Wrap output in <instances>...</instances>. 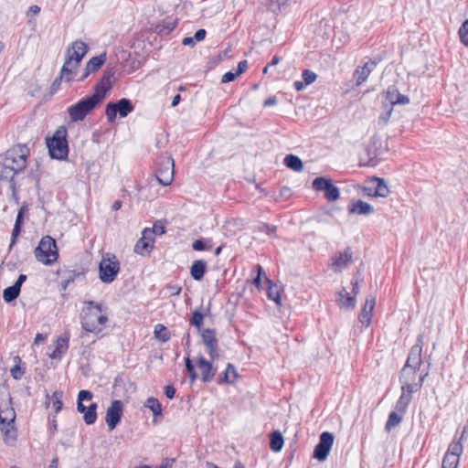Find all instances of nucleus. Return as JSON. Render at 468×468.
Here are the masks:
<instances>
[{"label":"nucleus","instance_id":"f257e3e1","mask_svg":"<svg viewBox=\"0 0 468 468\" xmlns=\"http://www.w3.org/2000/svg\"><path fill=\"white\" fill-rule=\"evenodd\" d=\"M109 321L107 309L101 303L84 301L80 314L81 328L88 333L100 335Z\"/></svg>","mask_w":468,"mask_h":468},{"label":"nucleus","instance_id":"f03ea898","mask_svg":"<svg viewBox=\"0 0 468 468\" xmlns=\"http://www.w3.org/2000/svg\"><path fill=\"white\" fill-rule=\"evenodd\" d=\"M419 368L411 367V370L408 372V374H404V367L401 369L399 380L402 384L401 386V395L399 400L396 403V410L398 411H405L407 407L411 401V394L417 392L420 389L422 383L425 378L428 376V370H421L419 375L418 382H415L417 378V372L420 371Z\"/></svg>","mask_w":468,"mask_h":468},{"label":"nucleus","instance_id":"7ed1b4c3","mask_svg":"<svg viewBox=\"0 0 468 468\" xmlns=\"http://www.w3.org/2000/svg\"><path fill=\"white\" fill-rule=\"evenodd\" d=\"M37 261L44 265H52L58 258L56 240L50 236H44L34 250Z\"/></svg>","mask_w":468,"mask_h":468},{"label":"nucleus","instance_id":"20e7f679","mask_svg":"<svg viewBox=\"0 0 468 468\" xmlns=\"http://www.w3.org/2000/svg\"><path fill=\"white\" fill-rule=\"evenodd\" d=\"M28 154L29 149L27 145L17 144L0 155L1 160H5L7 165L13 167L15 172L18 174L26 169Z\"/></svg>","mask_w":468,"mask_h":468},{"label":"nucleus","instance_id":"39448f33","mask_svg":"<svg viewBox=\"0 0 468 468\" xmlns=\"http://www.w3.org/2000/svg\"><path fill=\"white\" fill-rule=\"evenodd\" d=\"M101 101L93 94L81 99L77 103L68 108L71 122H80L90 113Z\"/></svg>","mask_w":468,"mask_h":468},{"label":"nucleus","instance_id":"423d86ee","mask_svg":"<svg viewBox=\"0 0 468 468\" xmlns=\"http://www.w3.org/2000/svg\"><path fill=\"white\" fill-rule=\"evenodd\" d=\"M67 131L60 128L56 131L52 138L48 139L47 145L51 158L64 160L69 154V146L66 139Z\"/></svg>","mask_w":468,"mask_h":468},{"label":"nucleus","instance_id":"0eeeda50","mask_svg":"<svg viewBox=\"0 0 468 468\" xmlns=\"http://www.w3.org/2000/svg\"><path fill=\"white\" fill-rule=\"evenodd\" d=\"M120 271V262L114 254L106 253L99 263V278L104 283L112 282Z\"/></svg>","mask_w":468,"mask_h":468},{"label":"nucleus","instance_id":"6e6552de","mask_svg":"<svg viewBox=\"0 0 468 468\" xmlns=\"http://www.w3.org/2000/svg\"><path fill=\"white\" fill-rule=\"evenodd\" d=\"M134 110V106L129 99L122 98L116 102H109L106 105L105 114L110 123L114 122L117 115L125 118Z\"/></svg>","mask_w":468,"mask_h":468},{"label":"nucleus","instance_id":"1a4fd4ad","mask_svg":"<svg viewBox=\"0 0 468 468\" xmlns=\"http://www.w3.org/2000/svg\"><path fill=\"white\" fill-rule=\"evenodd\" d=\"M93 395L89 390H80L78 395L77 410L83 413V420L87 425L95 423L97 420V404L91 403L89 407L84 406L83 401L91 400Z\"/></svg>","mask_w":468,"mask_h":468},{"label":"nucleus","instance_id":"9d476101","mask_svg":"<svg viewBox=\"0 0 468 468\" xmlns=\"http://www.w3.org/2000/svg\"><path fill=\"white\" fill-rule=\"evenodd\" d=\"M312 186L317 192H324V198L329 202L335 201L340 197L339 188L333 184L330 178L316 177L314 179Z\"/></svg>","mask_w":468,"mask_h":468},{"label":"nucleus","instance_id":"9b49d317","mask_svg":"<svg viewBox=\"0 0 468 468\" xmlns=\"http://www.w3.org/2000/svg\"><path fill=\"white\" fill-rule=\"evenodd\" d=\"M174 160L171 156H165L158 163L155 177L160 185L166 186L172 183L174 178Z\"/></svg>","mask_w":468,"mask_h":468},{"label":"nucleus","instance_id":"f8f14e48","mask_svg":"<svg viewBox=\"0 0 468 468\" xmlns=\"http://www.w3.org/2000/svg\"><path fill=\"white\" fill-rule=\"evenodd\" d=\"M115 71L113 69H107L104 70L100 81L94 87L93 95L103 101L108 90H110L115 81Z\"/></svg>","mask_w":468,"mask_h":468},{"label":"nucleus","instance_id":"ddd939ff","mask_svg":"<svg viewBox=\"0 0 468 468\" xmlns=\"http://www.w3.org/2000/svg\"><path fill=\"white\" fill-rule=\"evenodd\" d=\"M334 435L331 432L324 431L319 438V442L314 450L313 457L318 461H324L332 448Z\"/></svg>","mask_w":468,"mask_h":468},{"label":"nucleus","instance_id":"4468645a","mask_svg":"<svg viewBox=\"0 0 468 468\" xmlns=\"http://www.w3.org/2000/svg\"><path fill=\"white\" fill-rule=\"evenodd\" d=\"M198 333L200 334L202 342L209 354L210 359L212 361L217 360L219 357V354L218 352V339L216 331L214 329L206 328L202 329Z\"/></svg>","mask_w":468,"mask_h":468},{"label":"nucleus","instance_id":"2eb2a0df","mask_svg":"<svg viewBox=\"0 0 468 468\" xmlns=\"http://www.w3.org/2000/svg\"><path fill=\"white\" fill-rule=\"evenodd\" d=\"M88 49V45L82 40L74 41L66 50L67 64L71 63V60L80 64Z\"/></svg>","mask_w":468,"mask_h":468},{"label":"nucleus","instance_id":"dca6fc26","mask_svg":"<svg viewBox=\"0 0 468 468\" xmlns=\"http://www.w3.org/2000/svg\"><path fill=\"white\" fill-rule=\"evenodd\" d=\"M122 415V403L121 400H113L107 409L105 420L110 431L116 428Z\"/></svg>","mask_w":468,"mask_h":468},{"label":"nucleus","instance_id":"f3484780","mask_svg":"<svg viewBox=\"0 0 468 468\" xmlns=\"http://www.w3.org/2000/svg\"><path fill=\"white\" fill-rule=\"evenodd\" d=\"M421 351H422L421 338L419 337L418 343L416 345H414L410 349L408 359L404 366V374H408V372L410 370H411V367L420 369V367L422 366Z\"/></svg>","mask_w":468,"mask_h":468},{"label":"nucleus","instance_id":"a211bd4d","mask_svg":"<svg viewBox=\"0 0 468 468\" xmlns=\"http://www.w3.org/2000/svg\"><path fill=\"white\" fill-rule=\"evenodd\" d=\"M154 241L153 231H150V229H144L141 239L134 246V252L143 256L148 254L154 248Z\"/></svg>","mask_w":468,"mask_h":468},{"label":"nucleus","instance_id":"6ab92c4d","mask_svg":"<svg viewBox=\"0 0 468 468\" xmlns=\"http://www.w3.org/2000/svg\"><path fill=\"white\" fill-rule=\"evenodd\" d=\"M106 60V54L102 53L99 56L92 57L86 64L81 76L78 79L79 81H83L91 73L96 72Z\"/></svg>","mask_w":468,"mask_h":468},{"label":"nucleus","instance_id":"aec40b11","mask_svg":"<svg viewBox=\"0 0 468 468\" xmlns=\"http://www.w3.org/2000/svg\"><path fill=\"white\" fill-rule=\"evenodd\" d=\"M385 97L388 106L393 107L397 104L405 105L410 102V99L408 96L399 93L398 89L395 86H390L385 92Z\"/></svg>","mask_w":468,"mask_h":468},{"label":"nucleus","instance_id":"412c9836","mask_svg":"<svg viewBox=\"0 0 468 468\" xmlns=\"http://www.w3.org/2000/svg\"><path fill=\"white\" fill-rule=\"evenodd\" d=\"M211 362L207 361L204 356H199L197 362V367L201 372V378L205 383L210 382L213 380L216 375V368L212 366Z\"/></svg>","mask_w":468,"mask_h":468},{"label":"nucleus","instance_id":"4be33fe9","mask_svg":"<svg viewBox=\"0 0 468 468\" xmlns=\"http://www.w3.org/2000/svg\"><path fill=\"white\" fill-rule=\"evenodd\" d=\"M376 304V298L369 295L366 299V303L362 308L361 314H359V321L366 326L368 327L371 324L372 312Z\"/></svg>","mask_w":468,"mask_h":468},{"label":"nucleus","instance_id":"5701e85b","mask_svg":"<svg viewBox=\"0 0 468 468\" xmlns=\"http://www.w3.org/2000/svg\"><path fill=\"white\" fill-rule=\"evenodd\" d=\"M375 67V61H368L365 63L362 67H358L354 72L356 85L360 86L362 83H364Z\"/></svg>","mask_w":468,"mask_h":468},{"label":"nucleus","instance_id":"b1692460","mask_svg":"<svg viewBox=\"0 0 468 468\" xmlns=\"http://www.w3.org/2000/svg\"><path fill=\"white\" fill-rule=\"evenodd\" d=\"M348 212L367 216L373 213L374 208L370 204L359 199L348 205Z\"/></svg>","mask_w":468,"mask_h":468},{"label":"nucleus","instance_id":"393cba45","mask_svg":"<svg viewBox=\"0 0 468 468\" xmlns=\"http://www.w3.org/2000/svg\"><path fill=\"white\" fill-rule=\"evenodd\" d=\"M69 333L66 332L61 337L57 340L56 348L50 355L53 359H60L61 356L67 352L69 348Z\"/></svg>","mask_w":468,"mask_h":468},{"label":"nucleus","instance_id":"a878e982","mask_svg":"<svg viewBox=\"0 0 468 468\" xmlns=\"http://www.w3.org/2000/svg\"><path fill=\"white\" fill-rule=\"evenodd\" d=\"M352 250L350 248H346L344 251L339 252L334 260V267L336 271H342L352 260Z\"/></svg>","mask_w":468,"mask_h":468},{"label":"nucleus","instance_id":"bb28decb","mask_svg":"<svg viewBox=\"0 0 468 468\" xmlns=\"http://www.w3.org/2000/svg\"><path fill=\"white\" fill-rule=\"evenodd\" d=\"M207 271V262L203 260L195 261L190 268L191 277L196 281L203 279Z\"/></svg>","mask_w":468,"mask_h":468},{"label":"nucleus","instance_id":"cd10ccee","mask_svg":"<svg viewBox=\"0 0 468 468\" xmlns=\"http://www.w3.org/2000/svg\"><path fill=\"white\" fill-rule=\"evenodd\" d=\"M79 66L80 64L73 60H71V63L69 62L67 64V58H65L64 64L60 70L61 78H64L66 81H70L73 80V78L76 76V70Z\"/></svg>","mask_w":468,"mask_h":468},{"label":"nucleus","instance_id":"c85d7f7f","mask_svg":"<svg viewBox=\"0 0 468 468\" xmlns=\"http://www.w3.org/2000/svg\"><path fill=\"white\" fill-rule=\"evenodd\" d=\"M283 437L279 431L271 433L270 436V448L274 452H279L283 447Z\"/></svg>","mask_w":468,"mask_h":468},{"label":"nucleus","instance_id":"c756f323","mask_svg":"<svg viewBox=\"0 0 468 468\" xmlns=\"http://www.w3.org/2000/svg\"><path fill=\"white\" fill-rule=\"evenodd\" d=\"M283 163L288 168H290L295 172H300L303 168L302 160L297 155H294L292 154H287L284 157Z\"/></svg>","mask_w":468,"mask_h":468},{"label":"nucleus","instance_id":"7c9ffc66","mask_svg":"<svg viewBox=\"0 0 468 468\" xmlns=\"http://www.w3.org/2000/svg\"><path fill=\"white\" fill-rule=\"evenodd\" d=\"M374 181L377 182V186L375 187L374 193L373 194L368 193V195L374 196V197H388L389 190H388L387 185L385 184V181L383 179L378 178V177L374 178Z\"/></svg>","mask_w":468,"mask_h":468},{"label":"nucleus","instance_id":"2f4dec72","mask_svg":"<svg viewBox=\"0 0 468 468\" xmlns=\"http://www.w3.org/2000/svg\"><path fill=\"white\" fill-rule=\"evenodd\" d=\"M20 291V288L13 284L4 290L3 298L6 303H11L19 296Z\"/></svg>","mask_w":468,"mask_h":468},{"label":"nucleus","instance_id":"473e14b6","mask_svg":"<svg viewBox=\"0 0 468 468\" xmlns=\"http://www.w3.org/2000/svg\"><path fill=\"white\" fill-rule=\"evenodd\" d=\"M237 378V370L234 366L231 364H228L224 373L223 377L221 378L219 383L225 382V383H233L235 379Z\"/></svg>","mask_w":468,"mask_h":468},{"label":"nucleus","instance_id":"72a5a7b5","mask_svg":"<svg viewBox=\"0 0 468 468\" xmlns=\"http://www.w3.org/2000/svg\"><path fill=\"white\" fill-rule=\"evenodd\" d=\"M0 417H3L9 421L10 420L16 421V414L14 408L12 407V399L11 398H9L8 403L5 404V406H3L1 412H0Z\"/></svg>","mask_w":468,"mask_h":468},{"label":"nucleus","instance_id":"f704fd0d","mask_svg":"<svg viewBox=\"0 0 468 468\" xmlns=\"http://www.w3.org/2000/svg\"><path fill=\"white\" fill-rule=\"evenodd\" d=\"M339 304L345 307H354L356 305V298L351 296L345 289L339 292Z\"/></svg>","mask_w":468,"mask_h":468},{"label":"nucleus","instance_id":"c9c22d12","mask_svg":"<svg viewBox=\"0 0 468 468\" xmlns=\"http://www.w3.org/2000/svg\"><path fill=\"white\" fill-rule=\"evenodd\" d=\"M144 406L153 412L154 417L162 414V406L159 400L154 397L148 398Z\"/></svg>","mask_w":468,"mask_h":468},{"label":"nucleus","instance_id":"e433bc0d","mask_svg":"<svg viewBox=\"0 0 468 468\" xmlns=\"http://www.w3.org/2000/svg\"><path fill=\"white\" fill-rule=\"evenodd\" d=\"M3 435L4 442L7 446H15L17 441V429L16 430H7L1 431Z\"/></svg>","mask_w":468,"mask_h":468},{"label":"nucleus","instance_id":"4c0bfd02","mask_svg":"<svg viewBox=\"0 0 468 468\" xmlns=\"http://www.w3.org/2000/svg\"><path fill=\"white\" fill-rule=\"evenodd\" d=\"M154 335L159 341L163 343H165L170 339V334L167 328L161 324L155 325Z\"/></svg>","mask_w":468,"mask_h":468},{"label":"nucleus","instance_id":"58836bf2","mask_svg":"<svg viewBox=\"0 0 468 468\" xmlns=\"http://www.w3.org/2000/svg\"><path fill=\"white\" fill-rule=\"evenodd\" d=\"M255 231L265 232L269 237H275L277 227L275 225L261 222L255 227Z\"/></svg>","mask_w":468,"mask_h":468},{"label":"nucleus","instance_id":"ea45409f","mask_svg":"<svg viewBox=\"0 0 468 468\" xmlns=\"http://www.w3.org/2000/svg\"><path fill=\"white\" fill-rule=\"evenodd\" d=\"M203 321H204V314L200 311L195 310L192 313V316L189 320V323L191 325H193L197 328V332H200L202 330L201 326L203 324Z\"/></svg>","mask_w":468,"mask_h":468},{"label":"nucleus","instance_id":"a19ab883","mask_svg":"<svg viewBox=\"0 0 468 468\" xmlns=\"http://www.w3.org/2000/svg\"><path fill=\"white\" fill-rule=\"evenodd\" d=\"M402 420V417L399 416L397 412L392 411L388 415V419L386 422L385 429L389 431L392 428L398 426Z\"/></svg>","mask_w":468,"mask_h":468},{"label":"nucleus","instance_id":"79ce46f5","mask_svg":"<svg viewBox=\"0 0 468 468\" xmlns=\"http://www.w3.org/2000/svg\"><path fill=\"white\" fill-rule=\"evenodd\" d=\"M462 452L463 445L461 444V442L453 441L450 443L445 455H451L460 459V454L462 453Z\"/></svg>","mask_w":468,"mask_h":468},{"label":"nucleus","instance_id":"37998d69","mask_svg":"<svg viewBox=\"0 0 468 468\" xmlns=\"http://www.w3.org/2000/svg\"><path fill=\"white\" fill-rule=\"evenodd\" d=\"M62 398H63V392L58 391V390H56L55 392H53V394L51 396L52 406L55 409L56 413H58L63 407Z\"/></svg>","mask_w":468,"mask_h":468},{"label":"nucleus","instance_id":"c03bdc74","mask_svg":"<svg viewBox=\"0 0 468 468\" xmlns=\"http://www.w3.org/2000/svg\"><path fill=\"white\" fill-rule=\"evenodd\" d=\"M383 108L385 112L381 113L380 116L378 117V125L385 126L390 119V116L393 112V107L388 106V104L383 103Z\"/></svg>","mask_w":468,"mask_h":468},{"label":"nucleus","instance_id":"a18cd8bd","mask_svg":"<svg viewBox=\"0 0 468 468\" xmlns=\"http://www.w3.org/2000/svg\"><path fill=\"white\" fill-rule=\"evenodd\" d=\"M267 293L271 300L274 301L278 305L282 304L280 290L277 285H270Z\"/></svg>","mask_w":468,"mask_h":468},{"label":"nucleus","instance_id":"49530a36","mask_svg":"<svg viewBox=\"0 0 468 468\" xmlns=\"http://www.w3.org/2000/svg\"><path fill=\"white\" fill-rule=\"evenodd\" d=\"M185 366H186V371L188 373V376L190 378V382H191V384H193L197 378V374L195 370V367L192 363V360L188 356L186 357V359H185Z\"/></svg>","mask_w":468,"mask_h":468},{"label":"nucleus","instance_id":"de8ad7c7","mask_svg":"<svg viewBox=\"0 0 468 468\" xmlns=\"http://www.w3.org/2000/svg\"><path fill=\"white\" fill-rule=\"evenodd\" d=\"M459 458L451 455H444L441 463V468H457Z\"/></svg>","mask_w":468,"mask_h":468},{"label":"nucleus","instance_id":"09e8293b","mask_svg":"<svg viewBox=\"0 0 468 468\" xmlns=\"http://www.w3.org/2000/svg\"><path fill=\"white\" fill-rule=\"evenodd\" d=\"M458 33L462 43L468 47V19L463 22Z\"/></svg>","mask_w":468,"mask_h":468},{"label":"nucleus","instance_id":"8fccbe9b","mask_svg":"<svg viewBox=\"0 0 468 468\" xmlns=\"http://www.w3.org/2000/svg\"><path fill=\"white\" fill-rule=\"evenodd\" d=\"M208 243H211L210 239H196L192 243V248L194 250L201 251L205 250H209L211 248V245H208Z\"/></svg>","mask_w":468,"mask_h":468},{"label":"nucleus","instance_id":"3c124183","mask_svg":"<svg viewBox=\"0 0 468 468\" xmlns=\"http://www.w3.org/2000/svg\"><path fill=\"white\" fill-rule=\"evenodd\" d=\"M302 77L306 86L312 84L317 79V75L309 69H304L302 73Z\"/></svg>","mask_w":468,"mask_h":468},{"label":"nucleus","instance_id":"603ef678","mask_svg":"<svg viewBox=\"0 0 468 468\" xmlns=\"http://www.w3.org/2000/svg\"><path fill=\"white\" fill-rule=\"evenodd\" d=\"M10 373L15 379L19 380L22 378L25 371L19 365H16L11 368Z\"/></svg>","mask_w":468,"mask_h":468},{"label":"nucleus","instance_id":"864d4df0","mask_svg":"<svg viewBox=\"0 0 468 468\" xmlns=\"http://www.w3.org/2000/svg\"><path fill=\"white\" fill-rule=\"evenodd\" d=\"M165 289L171 296H178L182 291V287L177 284H168Z\"/></svg>","mask_w":468,"mask_h":468},{"label":"nucleus","instance_id":"5fc2aeb1","mask_svg":"<svg viewBox=\"0 0 468 468\" xmlns=\"http://www.w3.org/2000/svg\"><path fill=\"white\" fill-rule=\"evenodd\" d=\"M20 231H21V227L18 225H15L13 231H12V235H11V240H10V246H9L10 249L16 244V239H17L18 235L20 234Z\"/></svg>","mask_w":468,"mask_h":468},{"label":"nucleus","instance_id":"6e6d98bb","mask_svg":"<svg viewBox=\"0 0 468 468\" xmlns=\"http://www.w3.org/2000/svg\"><path fill=\"white\" fill-rule=\"evenodd\" d=\"M239 77V75L237 74V72H233V71H229L227 73H225L222 78H221V82L222 83H228V82H230V81H233L236 80V78Z\"/></svg>","mask_w":468,"mask_h":468},{"label":"nucleus","instance_id":"4d7b16f0","mask_svg":"<svg viewBox=\"0 0 468 468\" xmlns=\"http://www.w3.org/2000/svg\"><path fill=\"white\" fill-rule=\"evenodd\" d=\"M150 231H153V238L154 235H162L165 232V227L160 223H155Z\"/></svg>","mask_w":468,"mask_h":468},{"label":"nucleus","instance_id":"13d9d810","mask_svg":"<svg viewBox=\"0 0 468 468\" xmlns=\"http://www.w3.org/2000/svg\"><path fill=\"white\" fill-rule=\"evenodd\" d=\"M206 36H207V31L203 28H201V29H198L195 33L194 39H195V41H202L205 39Z\"/></svg>","mask_w":468,"mask_h":468},{"label":"nucleus","instance_id":"bf43d9fd","mask_svg":"<svg viewBox=\"0 0 468 468\" xmlns=\"http://www.w3.org/2000/svg\"><path fill=\"white\" fill-rule=\"evenodd\" d=\"M248 68V62L247 60H241L238 64V68L236 69L237 74L239 76L242 74Z\"/></svg>","mask_w":468,"mask_h":468},{"label":"nucleus","instance_id":"052dcab7","mask_svg":"<svg viewBox=\"0 0 468 468\" xmlns=\"http://www.w3.org/2000/svg\"><path fill=\"white\" fill-rule=\"evenodd\" d=\"M257 268V271H258V275L256 278H254L253 280V283L257 286V287H260L261 286V273L263 271L261 265H257L256 266Z\"/></svg>","mask_w":468,"mask_h":468},{"label":"nucleus","instance_id":"680f3d73","mask_svg":"<svg viewBox=\"0 0 468 468\" xmlns=\"http://www.w3.org/2000/svg\"><path fill=\"white\" fill-rule=\"evenodd\" d=\"M176 22L169 23L167 26H164L162 28H160L158 30V32L160 34H163V33L167 34V33L171 32L176 27Z\"/></svg>","mask_w":468,"mask_h":468},{"label":"nucleus","instance_id":"e2e57ef3","mask_svg":"<svg viewBox=\"0 0 468 468\" xmlns=\"http://www.w3.org/2000/svg\"><path fill=\"white\" fill-rule=\"evenodd\" d=\"M165 396L172 399L174 397H175V394H176V389L173 386L171 385H168V386H165Z\"/></svg>","mask_w":468,"mask_h":468},{"label":"nucleus","instance_id":"0e129e2a","mask_svg":"<svg viewBox=\"0 0 468 468\" xmlns=\"http://www.w3.org/2000/svg\"><path fill=\"white\" fill-rule=\"evenodd\" d=\"M276 103H277V98L275 96H271L264 101L263 106L269 107V106L275 105Z\"/></svg>","mask_w":468,"mask_h":468},{"label":"nucleus","instance_id":"69168bd1","mask_svg":"<svg viewBox=\"0 0 468 468\" xmlns=\"http://www.w3.org/2000/svg\"><path fill=\"white\" fill-rule=\"evenodd\" d=\"M352 285H353L352 292L356 296L359 292V290H360L358 279L354 278L352 280Z\"/></svg>","mask_w":468,"mask_h":468},{"label":"nucleus","instance_id":"338daca9","mask_svg":"<svg viewBox=\"0 0 468 468\" xmlns=\"http://www.w3.org/2000/svg\"><path fill=\"white\" fill-rule=\"evenodd\" d=\"M182 44L184 46H190V47H194L195 44H196V41L194 39V37H186L183 38L182 40Z\"/></svg>","mask_w":468,"mask_h":468},{"label":"nucleus","instance_id":"774afa93","mask_svg":"<svg viewBox=\"0 0 468 468\" xmlns=\"http://www.w3.org/2000/svg\"><path fill=\"white\" fill-rule=\"evenodd\" d=\"M27 281V275L20 274L16 280V282L14 283L16 286L21 289L22 284Z\"/></svg>","mask_w":468,"mask_h":468}]
</instances>
